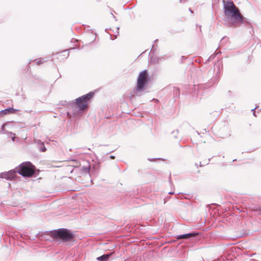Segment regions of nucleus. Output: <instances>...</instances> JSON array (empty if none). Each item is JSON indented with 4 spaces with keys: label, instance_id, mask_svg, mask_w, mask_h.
I'll return each instance as SVG.
<instances>
[{
    "label": "nucleus",
    "instance_id": "obj_1",
    "mask_svg": "<svg viewBox=\"0 0 261 261\" xmlns=\"http://www.w3.org/2000/svg\"><path fill=\"white\" fill-rule=\"evenodd\" d=\"M224 13L226 18L229 20H233L232 25L236 26L238 23H243V17L239 12L232 2L223 1Z\"/></svg>",
    "mask_w": 261,
    "mask_h": 261
},
{
    "label": "nucleus",
    "instance_id": "obj_2",
    "mask_svg": "<svg viewBox=\"0 0 261 261\" xmlns=\"http://www.w3.org/2000/svg\"><path fill=\"white\" fill-rule=\"evenodd\" d=\"M148 82V74L146 70L141 71L139 75L136 88L134 90V94L140 95L144 89L145 85Z\"/></svg>",
    "mask_w": 261,
    "mask_h": 261
},
{
    "label": "nucleus",
    "instance_id": "obj_3",
    "mask_svg": "<svg viewBox=\"0 0 261 261\" xmlns=\"http://www.w3.org/2000/svg\"><path fill=\"white\" fill-rule=\"evenodd\" d=\"M17 173L24 177H31L34 173V167L29 162H23L17 168Z\"/></svg>",
    "mask_w": 261,
    "mask_h": 261
},
{
    "label": "nucleus",
    "instance_id": "obj_4",
    "mask_svg": "<svg viewBox=\"0 0 261 261\" xmlns=\"http://www.w3.org/2000/svg\"><path fill=\"white\" fill-rule=\"evenodd\" d=\"M93 95V92H89L76 99V105L80 110H84L87 108L88 101Z\"/></svg>",
    "mask_w": 261,
    "mask_h": 261
},
{
    "label": "nucleus",
    "instance_id": "obj_5",
    "mask_svg": "<svg viewBox=\"0 0 261 261\" xmlns=\"http://www.w3.org/2000/svg\"><path fill=\"white\" fill-rule=\"evenodd\" d=\"M56 236L63 241H69L73 238V234L66 229H60L56 232Z\"/></svg>",
    "mask_w": 261,
    "mask_h": 261
},
{
    "label": "nucleus",
    "instance_id": "obj_6",
    "mask_svg": "<svg viewBox=\"0 0 261 261\" xmlns=\"http://www.w3.org/2000/svg\"><path fill=\"white\" fill-rule=\"evenodd\" d=\"M17 171L16 169H13L8 172H5L0 173V178H5L7 180H12L17 176Z\"/></svg>",
    "mask_w": 261,
    "mask_h": 261
},
{
    "label": "nucleus",
    "instance_id": "obj_7",
    "mask_svg": "<svg viewBox=\"0 0 261 261\" xmlns=\"http://www.w3.org/2000/svg\"><path fill=\"white\" fill-rule=\"evenodd\" d=\"M17 110L14 109L12 108H8L7 109H6L0 111V116L4 115H7L9 114L14 113Z\"/></svg>",
    "mask_w": 261,
    "mask_h": 261
},
{
    "label": "nucleus",
    "instance_id": "obj_8",
    "mask_svg": "<svg viewBox=\"0 0 261 261\" xmlns=\"http://www.w3.org/2000/svg\"><path fill=\"white\" fill-rule=\"evenodd\" d=\"M112 254V253L110 254H105L101 256L97 257L96 259L97 261H108Z\"/></svg>",
    "mask_w": 261,
    "mask_h": 261
},
{
    "label": "nucleus",
    "instance_id": "obj_9",
    "mask_svg": "<svg viewBox=\"0 0 261 261\" xmlns=\"http://www.w3.org/2000/svg\"><path fill=\"white\" fill-rule=\"evenodd\" d=\"M195 236V233H186L184 234H182L179 236V239H188L191 237H194Z\"/></svg>",
    "mask_w": 261,
    "mask_h": 261
},
{
    "label": "nucleus",
    "instance_id": "obj_10",
    "mask_svg": "<svg viewBox=\"0 0 261 261\" xmlns=\"http://www.w3.org/2000/svg\"><path fill=\"white\" fill-rule=\"evenodd\" d=\"M6 126H9V125H7L6 124H4L2 125V133H3V134H6L7 135H9V134H12V132H8L7 130H6L5 129V127Z\"/></svg>",
    "mask_w": 261,
    "mask_h": 261
},
{
    "label": "nucleus",
    "instance_id": "obj_11",
    "mask_svg": "<svg viewBox=\"0 0 261 261\" xmlns=\"http://www.w3.org/2000/svg\"><path fill=\"white\" fill-rule=\"evenodd\" d=\"M39 149L40 151H42V152H45L46 150V148H45L43 143H42V142L39 143Z\"/></svg>",
    "mask_w": 261,
    "mask_h": 261
},
{
    "label": "nucleus",
    "instance_id": "obj_12",
    "mask_svg": "<svg viewBox=\"0 0 261 261\" xmlns=\"http://www.w3.org/2000/svg\"><path fill=\"white\" fill-rule=\"evenodd\" d=\"M8 135H12V140L13 141H15V139L16 138L15 137V134H13L12 133V134H9Z\"/></svg>",
    "mask_w": 261,
    "mask_h": 261
},
{
    "label": "nucleus",
    "instance_id": "obj_13",
    "mask_svg": "<svg viewBox=\"0 0 261 261\" xmlns=\"http://www.w3.org/2000/svg\"><path fill=\"white\" fill-rule=\"evenodd\" d=\"M43 62V60L41 59H40L37 62V64H41Z\"/></svg>",
    "mask_w": 261,
    "mask_h": 261
},
{
    "label": "nucleus",
    "instance_id": "obj_14",
    "mask_svg": "<svg viewBox=\"0 0 261 261\" xmlns=\"http://www.w3.org/2000/svg\"><path fill=\"white\" fill-rule=\"evenodd\" d=\"M110 159H115V156H113V155H111V156H110Z\"/></svg>",
    "mask_w": 261,
    "mask_h": 261
},
{
    "label": "nucleus",
    "instance_id": "obj_15",
    "mask_svg": "<svg viewBox=\"0 0 261 261\" xmlns=\"http://www.w3.org/2000/svg\"><path fill=\"white\" fill-rule=\"evenodd\" d=\"M174 193L173 192H169V194H173Z\"/></svg>",
    "mask_w": 261,
    "mask_h": 261
},
{
    "label": "nucleus",
    "instance_id": "obj_16",
    "mask_svg": "<svg viewBox=\"0 0 261 261\" xmlns=\"http://www.w3.org/2000/svg\"><path fill=\"white\" fill-rule=\"evenodd\" d=\"M190 11L191 12V13H193V11L190 9Z\"/></svg>",
    "mask_w": 261,
    "mask_h": 261
},
{
    "label": "nucleus",
    "instance_id": "obj_17",
    "mask_svg": "<svg viewBox=\"0 0 261 261\" xmlns=\"http://www.w3.org/2000/svg\"><path fill=\"white\" fill-rule=\"evenodd\" d=\"M256 109V107L255 108V109ZM254 109H252V111H254Z\"/></svg>",
    "mask_w": 261,
    "mask_h": 261
}]
</instances>
